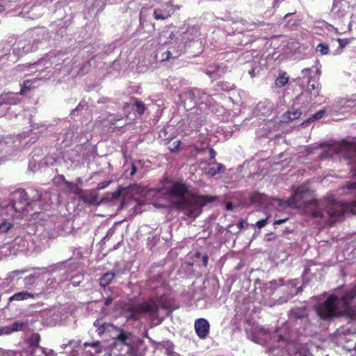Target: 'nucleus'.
Listing matches in <instances>:
<instances>
[{"label":"nucleus","instance_id":"f257e3e1","mask_svg":"<svg viewBox=\"0 0 356 356\" xmlns=\"http://www.w3.org/2000/svg\"><path fill=\"white\" fill-rule=\"evenodd\" d=\"M157 195L169 197H175L178 200L172 202L176 210L182 211L191 218H196L202 211V207L207 203L216 200V196L202 195L191 193L186 197L188 188L183 181H173L167 186L156 189Z\"/></svg>","mask_w":356,"mask_h":356},{"label":"nucleus","instance_id":"f03ea898","mask_svg":"<svg viewBox=\"0 0 356 356\" xmlns=\"http://www.w3.org/2000/svg\"><path fill=\"white\" fill-rule=\"evenodd\" d=\"M123 310L129 314L128 320L138 321L143 314H148L152 326L162 323L164 317L159 315V305L153 300H149L142 303H126Z\"/></svg>","mask_w":356,"mask_h":356},{"label":"nucleus","instance_id":"7ed1b4c3","mask_svg":"<svg viewBox=\"0 0 356 356\" xmlns=\"http://www.w3.org/2000/svg\"><path fill=\"white\" fill-rule=\"evenodd\" d=\"M339 296L330 294L326 300L316 306V312L319 318L324 321H329L343 316V311L338 307Z\"/></svg>","mask_w":356,"mask_h":356},{"label":"nucleus","instance_id":"20e7f679","mask_svg":"<svg viewBox=\"0 0 356 356\" xmlns=\"http://www.w3.org/2000/svg\"><path fill=\"white\" fill-rule=\"evenodd\" d=\"M326 212L330 218L329 226L343 218L346 213L356 215V200L352 202H334L327 207Z\"/></svg>","mask_w":356,"mask_h":356},{"label":"nucleus","instance_id":"39448f33","mask_svg":"<svg viewBox=\"0 0 356 356\" xmlns=\"http://www.w3.org/2000/svg\"><path fill=\"white\" fill-rule=\"evenodd\" d=\"M118 334L113 337L115 346L120 345L127 347L126 353L129 356H138L136 347L140 341V339L133 332L125 330L121 327H116Z\"/></svg>","mask_w":356,"mask_h":356},{"label":"nucleus","instance_id":"423d86ee","mask_svg":"<svg viewBox=\"0 0 356 356\" xmlns=\"http://www.w3.org/2000/svg\"><path fill=\"white\" fill-rule=\"evenodd\" d=\"M12 207L17 213H22L31 204L26 191L18 189L13 193Z\"/></svg>","mask_w":356,"mask_h":356},{"label":"nucleus","instance_id":"0eeeda50","mask_svg":"<svg viewBox=\"0 0 356 356\" xmlns=\"http://www.w3.org/2000/svg\"><path fill=\"white\" fill-rule=\"evenodd\" d=\"M179 9V6L174 5L170 2H165L154 10L153 17L156 20H165L170 17Z\"/></svg>","mask_w":356,"mask_h":356},{"label":"nucleus","instance_id":"6e6552de","mask_svg":"<svg viewBox=\"0 0 356 356\" xmlns=\"http://www.w3.org/2000/svg\"><path fill=\"white\" fill-rule=\"evenodd\" d=\"M340 147L341 149L350 151L345 159L348 161V163L351 166L352 175H356V145L346 140H343L341 143Z\"/></svg>","mask_w":356,"mask_h":356},{"label":"nucleus","instance_id":"1a4fd4ad","mask_svg":"<svg viewBox=\"0 0 356 356\" xmlns=\"http://www.w3.org/2000/svg\"><path fill=\"white\" fill-rule=\"evenodd\" d=\"M175 35L172 33L169 37L170 40L166 42L169 47L168 49L172 52L173 59L178 58L181 54L184 53V46L181 41L176 39L174 40Z\"/></svg>","mask_w":356,"mask_h":356},{"label":"nucleus","instance_id":"9d476101","mask_svg":"<svg viewBox=\"0 0 356 356\" xmlns=\"http://www.w3.org/2000/svg\"><path fill=\"white\" fill-rule=\"evenodd\" d=\"M194 327L196 334L202 339H206L209 333L210 325L209 321L204 318H200L195 320Z\"/></svg>","mask_w":356,"mask_h":356},{"label":"nucleus","instance_id":"9b49d317","mask_svg":"<svg viewBox=\"0 0 356 356\" xmlns=\"http://www.w3.org/2000/svg\"><path fill=\"white\" fill-rule=\"evenodd\" d=\"M338 302H341L343 308L351 306L352 301L356 298V287L346 290L341 296H338Z\"/></svg>","mask_w":356,"mask_h":356},{"label":"nucleus","instance_id":"f8f14e48","mask_svg":"<svg viewBox=\"0 0 356 356\" xmlns=\"http://www.w3.org/2000/svg\"><path fill=\"white\" fill-rule=\"evenodd\" d=\"M93 325L97 327L96 332L99 336H102L105 332L111 331V329L116 330L117 327L112 323L103 322L102 319L96 320Z\"/></svg>","mask_w":356,"mask_h":356},{"label":"nucleus","instance_id":"ddd939ff","mask_svg":"<svg viewBox=\"0 0 356 356\" xmlns=\"http://www.w3.org/2000/svg\"><path fill=\"white\" fill-rule=\"evenodd\" d=\"M40 293H33L26 291H22L15 293L13 296L9 298V302L12 301H22L29 298L35 299L39 297Z\"/></svg>","mask_w":356,"mask_h":356},{"label":"nucleus","instance_id":"4468645a","mask_svg":"<svg viewBox=\"0 0 356 356\" xmlns=\"http://www.w3.org/2000/svg\"><path fill=\"white\" fill-rule=\"evenodd\" d=\"M293 356H312L309 345L308 343L297 344L292 351Z\"/></svg>","mask_w":356,"mask_h":356},{"label":"nucleus","instance_id":"2eb2a0df","mask_svg":"<svg viewBox=\"0 0 356 356\" xmlns=\"http://www.w3.org/2000/svg\"><path fill=\"white\" fill-rule=\"evenodd\" d=\"M203 105L204 106L205 109H209L213 105V99L210 95H208L201 90V94L198 96L196 106H200L201 108H202V106Z\"/></svg>","mask_w":356,"mask_h":356},{"label":"nucleus","instance_id":"dca6fc26","mask_svg":"<svg viewBox=\"0 0 356 356\" xmlns=\"http://www.w3.org/2000/svg\"><path fill=\"white\" fill-rule=\"evenodd\" d=\"M302 115L300 109H295L293 111H288L281 116V122L287 123L289 122L298 119Z\"/></svg>","mask_w":356,"mask_h":356},{"label":"nucleus","instance_id":"f3484780","mask_svg":"<svg viewBox=\"0 0 356 356\" xmlns=\"http://www.w3.org/2000/svg\"><path fill=\"white\" fill-rule=\"evenodd\" d=\"M290 318H293L296 321H301L304 323L309 321V317L306 312L300 308H295L291 310Z\"/></svg>","mask_w":356,"mask_h":356},{"label":"nucleus","instance_id":"a211bd4d","mask_svg":"<svg viewBox=\"0 0 356 356\" xmlns=\"http://www.w3.org/2000/svg\"><path fill=\"white\" fill-rule=\"evenodd\" d=\"M115 277V273L111 271L107 272L99 278V286L102 289H105L106 287L109 285Z\"/></svg>","mask_w":356,"mask_h":356},{"label":"nucleus","instance_id":"6ab92c4d","mask_svg":"<svg viewBox=\"0 0 356 356\" xmlns=\"http://www.w3.org/2000/svg\"><path fill=\"white\" fill-rule=\"evenodd\" d=\"M201 94V90L198 88H193L191 90H188L185 95L186 99H188L191 103L193 104V106L197 105V100L198 98V96Z\"/></svg>","mask_w":356,"mask_h":356},{"label":"nucleus","instance_id":"aec40b11","mask_svg":"<svg viewBox=\"0 0 356 356\" xmlns=\"http://www.w3.org/2000/svg\"><path fill=\"white\" fill-rule=\"evenodd\" d=\"M147 284L149 287L155 289L158 286H163L165 284V282L162 280L160 275H157L149 279Z\"/></svg>","mask_w":356,"mask_h":356},{"label":"nucleus","instance_id":"412c9836","mask_svg":"<svg viewBox=\"0 0 356 356\" xmlns=\"http://www.w3.org/2000/svg\"><path fill=\"white\" fill-rule=\"evenodd\" d=\"M342 311L343 316H346L351 321L356 322V306L346 307Z\"/></svg>","mask_w":356,"mask_h":356},{"label":"nucleus","instance_id":"4be33fe9","mask_svg":"<svg viewBox=\"0 0 356 356\" xmlns=\"http://www.w3.org/2000/svg\"><path fill=\"white\" fill-rule=\"evenodd\" d=\"M289 78L286 76V72L280 74L275 81V86L277 88H282L289 82Z\"/></svg>","mask_w":356,"mask_h":356},{"label":"nucleus","instance_id":"5701e85b","mask_svg":"<svg viewBox=\"0 0 356 356\" xmlns=\"http://www.w3.org/2000/svg\"><path fill=\"white\" fill-rule=\"evenodd\" d=\"M26 195L29 199L30 202L38 201L41 198V194L35 188H30L26 191Z\"/></svg>","mask_w":356,"mask_h":356},{"label":"nucleus","instance_id":"b1692460","mask_svg":"<svg viewBox=\"0 0 356 356\" xmlns=\"http://www.w3.org/2000/svg\"><path fill=\"white\" fill-rule=\"evenodd\" d=\"M132 104L136 107V112L138 115H143L146 109L145 104L138 100L136 97H131Z\"/></svg>","mask_w":356,"mask_h":356},{"label":"nucleus","instance_id":"393cba45","mask_svg":"<svg viewBox=\"0 0 356 356\" xmlns=\"http://www.w3.org/2000/svg\"><path fill=\"white\" fill-rule=\"evenodd\" d=\"M311 81H312V77H309V80H308L309 90L310 91V92L312 94H313L314 96L316 97L319 95L321 84L318 82H316V83H311Z\"/></svg>","mask_w":356,"mask_h":356},{"label":"nucleus","instance_id":"a878e982","mask_svg":"<svg viewBox=\"0 0 356 356\" xmlns=\"http://www.w3.org/2000/svg\"><path fill=\"white\" fill-rule=\"evenodd\" d=\"M225 167L222 163H217V167H211L207 169V174L211 177L215 176L217 174L224 172Z\"/></svg>","mask_w":356,"mask_h":356},{"label":"nucleus","instance_id":"bb28decb","mask_svg":"<svg viewBox=\"0 0 356 356\" xmlns=\"http://www.w3.org/2000/svg\"><path fill=\"white\" fill-rule=\"evenodd\" d=\"M329 45L324 43H320L316 46V51L321 56H325L329 54Z\"/></svg>","mask_w":356,"mask_h":356},{"label":"nucleus","instance_id":"cd10ccee","mask_svg":"<svg viewBox=\"0 0 356 356\" xmlns=\"http://www.w3.org/2000/svg\"><path fill=\"white\" fill-rule=\"evenodd\" d=\"M264 195L258 192H254L250 196V202L252 203H262L264 201Z\"/></svg>","mask_w":356,"mask_h":356},{"label":"nucleus","instance_id":"c85d7f7f","mask_svg":"<svg viewBox=\"0 0 356 356\" xmlns=\"http://www.w3.org/2000/svg\"><path fill=\"white\" fill-rule=\"evenodd\" d=\"M334 150L332 147H329L326 150L323 151L320 155L318 156V158L321 160L325 159L327 158L332 157V155L334 154Z\"/></svg>","mask_w":356,"mask_h":356},{"label":"nucleus","instance_id":"c756f323","mask_svg":"<svg viewBox=\"0 0 356 356\" xmlns=\"http://www.w3.org/2000/svg\"><path fill=\"white\" fill-rule=\"evenodd\" d=\"M325 113V110H320L318 111H317L316 113H315L314 115H312L307 120V122H312V121H314V120H319L321 118H322L324 115Z\"/></svg>","mask_w":356,"mask_h":356},{"label":"nucleus","instance_id":"7c9ffc66","mask_svg":"<svg viewBox=\"0 0 356 356\" xmlns=\"http://www.w3.org/2000/svg\"><path fill=\"white\" fill-rule=\"evenodd\" d=\"M26 325V323L22 321H15L12 325L11 329L13 331L22 330Z\"/></svg>","mask_w":356,"mask_h":356},{"label":"nucleus","instance_id":"2f4dec72","mask_svg":"<svg viewBox=\"0 0 356 356\" xmlns=\"http://www.w3.org/2000/svg\"><path fill=\"white\" fill-rule=\"evenodd\" d=\"M352 38H338L337 40L339 43V47L342 50L352 41Z\"/></svg>","mask_w":356,"mask_h":356},{"label":"nucleus","instance_id":"473e14b6","mask_svg":"<svg viewBox=\"0 0 356 356\" xmlns=\"http://www.w3.org/2000/svg\"><path fill=\"white\" fill-rule=\"evenodd\" d=\"M12 225H13L11 223H10L7 221L2 222L0 224V232H2V233L7 232L10 229Z\"/></svg>","mask_w":356,"mask_h":356},{"label":"nucleus","instance_id":"72a5a7b5","mask_svg":"<svg viewBox=\"0 0 356 356\" xmlns=\"http://www.w3.org/2000/svg\"><path fill=\"white\" fill-rule=\"evenodd\" d=\"M31 83V81L26 80L24 82V84L22 86L21 90L19 91V95H24L25 94L28 90L31 89V86L29 83Z\"/></svg>","mask_w":356,"mask_h":356},{"label":"nucleus","instance_id":"f704fd0d","mask_svg":"<svg viewBox=\"0 0 356 356\" xmlns=\"http://www.w3.org/2000/svg\"><path fill=\"white\" fill-rule=\"evenodd\" d=\"M170 59H173V56L172 54V52H170L168 49L163 52L161 54V61L165 62L168 61Z\"/></svg>","mask_w":356,"mask_h":356},{"label":"nucleus","instance_id":"c9c22d12","mask_svg":"<svg viewBox=\"0 0 356 356\" xmlns=\"http://www.w3.org/2000/svg\"><path fill=\"white\" fill-rule=\"evenodd\" d=\"M268 221V217H266V218L261 219L256 222L255 226L257 227L259 229H261L267 225Z\"/></svg>","mask_w":356,"mask_h":356},{"label":"nucleus","instance_id":"e433bc0d","mask_svg":"<svg viewBox=\"0 0 356 356\" xmlns=\"http://www.w3.org/2000/svg\"><path fill=\"white\" fill-rule=\"evenodd\" d=\"M303 192V190L302 188H298L294 193L292 195V197L293 198V200H298L300 197H301V195Z\"/></svg>","mask_w":356,"mask_h":356},{"label":"nucleus","instance_id":"4c0bfd02","mask_svg":"<svg viewBox=\"0 0 356 356\" xmlns=\"http://www.w3.org/2000/svg\"><path fill=\"white\" fill-rule=\"evenodd\" d=\"M159 305L162 309H170V307L167 300H163L161 298L159 300Z\"/></svg>","mask_w":356,"mask_h":356},{"label":"nucleus","instance_id":"58836bf2","mask_svg":"<svg viewBox=\"0 0 356 356\" xmlns=\"http://www.w3.org/2000/svg\"><path fill=\"white\" fill-rule=\"evenodd\" d=\"M209 159H210V160L213 161L212 163H217L216 160L215 159L216 156V152L214 150V149L212 147L209 148Z\"/></svg>","mask_w":356,"mask_h":356},{"label":"nucleus","instance_id":"ea45409f","mask_svg":"<svg viewBox=\"0 0 356 356\" xmlns=\"http://www.w3.org/2000/svg\"><path fill=\"white\" fill-rule=\"evenodd\" d=\"M65 185L66 186V188L67 189L71 192L72 190H73L74 188H76L77 189V185L72 183V182H70V181H65Z\"/></svg>","mask_w":356,"mask_h":356},{"label":"nucleus","instance_id":"a19ab883","mask_svg":"<svg viewBox=\"0 0 356 356\" xmlns=\"http://www.w3.org/2000/svg\"><path fill=\"white\" fill-rule=\"evenodd\" d=\"M124 190V188H119L117 191H115V192H113L112 193V198L113 199H118V197H120L122 194V191Z\"/></svg>","mask_w":356,"mask_h":356},{"label":"nucleus","instance_id":"79ce46f5","mask_svg":"<svg viewBox=\"0 0 356 356\" xmlns=\"http://www.w3.org/2000/svg\"><path fill=\"white\" fill-rule=\"evenodd\" d=\"M174 147H170V151L172 152H177L179 150V145H180V141L177 140L173 143Z\"/></svg>","mask_w":356,"mask_h":356},{"label":"nucleus","instance_id":"37998d69","mask_svg":"<svg viewBox=\"0 0 356 356\" xmlns=\"http://www.w3.org/2000/svg\"><path fill=\"white\" fill-rule=\"evenodd\" d=\"M312 216L314 218H323V214L321 211L316 210V211H313L312 212Z\"/></svg>","mask_w":356,"mask_h":356},{"label":"nucleus","instance_id":"c03bdc74","mask_svg":"<svg viewBox=\"0 0 356 356\" xmlns=\"http://www.w3.org/2000/svg\"><path fill=\"white\" fill-rule=\"evenodd\" d=\"M31 341L33 344H36L40 341V335L38 334H33L31 336Z\"/></svg>","mask_w":356,"mask_h":356},{"label":"nucleus","instance_id":"a18cd8bd","mask_svg":"<svg viewBox=\"0 0 356 356\" xmlns=\"http://www.w3.org/2000/svg\"><path fill=\"white\" fill-rule=\"evenodd\" d=\"M113 301V298L112 296H108L104 300V305L105 307L109 306Z\"/></svg>","mask_w":356,"mask_h":356},{"label":"nucleus","instance_id":"49530a36","mask_svg":"<svg viewBox=\"0 0 356 356\" xmlns=\"http://www.w3.org/2000/svg\"><path fill=\"white\" fill-rule=\"evenodd\" d=\"M110 184V181H108V182H102L99 184L98 186V188L99 189H103L106 187H107Z\"/></svg>","mask_w":356,"mask_h":356},{"label":"nucleus","instance_id":"de8ad7c7","mask_svg":"<svg viewBox=\"0 0 356 356\" xmlns=\"http://www.w3.org/2000/svg\"><path fill=\"white\" fill-rule=\"evenodd\" d=\"M136 170H137L136 166L134 164H132L131 168L130 175L131 177H133L135 175V173L136 172Z\"/></svg>","mask_w":356,"mask_h":356},{"label":"nucleus","instance_id":"09e8293b","mask_svg":"<svg viewBox=\"0 0 356 356\" xmlns=\"http://www.w3.org/2000/svg\"><path fill=\"white\" fill-rule=\"evenodd\" d=\"M83 200L85 202H88L90 204H93L95 201V196H92V197H90V200H87V198H83Z\"/></svg>","mask_w":356,"mask_h":356},{"label":"nucleus","instance_id":"8fccbe9b","mask_svg":"<svg viewBox=\"0 0 356 356\" xmlns=\"http://www.w3.org/2000/svg\"><path fill=\"white\" fill-rule=\"evenodd\" d=\"M81 191V189L77 185V189L76 188H74L73 190L71 191V193H74L75 195H79V194H80Z\"/></svg>","mask_w":356,"mask_h":356},{"label":"nucleus","instance_id":"3c124183","mask_svg":"<svg viewBox=\"0 0 356 356\" xmlns=\"http://www.w3.org/2000/svg\"><path fill=\"white\" fill-rule=\"evenodd\" d=\"M245 223V222L243 220H241L238 223H237V227L240 229H241L242 228H243L244 227V224Z\"/></svg>","mask_w":356,"mask_h":356},{"label":"nucleus","instance_id":"603ef678","mask_svg":"<svg viewBox=\"0 0 356 356\" xmlns=\"http://www.w3.org/2000/svg\"><path fill=\"white\" fill-rule=\"evenodd\" d=\"M208 261H209V258H208V256L207 254H205L204 257H203V259H202V262H203V265L204 266H207V264H208Z\"/></svg>","mask_w":356,"mask_h":356},{"label":"nucleus","instance_id":"864d4df0","mask_svg":"<svg viewBox=\"0 0 356 356\" xmlns=\"http://www.w3.org/2000/svg\"><path fill=\"white\" fill-rule=\"evenodd\" d=\"M99 345V341H95V342H92L90 343H85V346H90L92 347H96V346H98Z\"/></svg>","mask_w":356,"mask_h":356},{"label":"nucleus","instance_id":"5fc2aeb1","mask_svg":"<svg viewBox=\"0 0 356 356\" xmlns=\"http://www.w3.org/2000/svg\"><path fill=\"white\" fill-rule=\"evenodd\" d=\"M286 219H280V220H276L275 222H274V225H280V224H282L283 222H286Z\"/></svg>","mask_w":356,"mask_h":356},{"label":"nucleus","instance_id":"6e6d98bb","mask_svg":"<svg viewBox=\"0 0 356 356\" xmlns=\"http://www.w3.org/2000/svg\"><path fill=\"white\" fill-rule=\"evenodd\" d=\"M348 188L350 190L356 188V181L349 184L348 185Z\"/></svg>","mask_w":356,"mask_h":356},{"label":"nucleus","instance_id":"4d7b16f0","mask_svg":"<svg viewBox=\"0 0 356 356\" xmlns=\"http://www.w3.org/2000/svg\"><path fill=\"white\" fill-rule=\"evenodd\" d=\"M233 208V205H232V203L229 202L226 204V209L229 211V210H232Z\"/></svg>","mask_w":356,"mask_h":356},{"label":"nucleus","instance_id":"13d9d810","mask_svg":"<svg viewBox=\"0 0 356 356\" xmlns=\"http://www.w3.org/2000/svg\"><path fill=\"white\" fill-rule=\"evenodd\" d=\"M311 71V68H305L302 70V73H310Z\"/></svg>","mask_w":356,"mask_h":356},{"label":"nucleus","instance_id":"bf43d9fd","mask_svg":"<svg viewBox=\"0 0 356 356\" xmlns=\"http://www.w3.org/2000/svg\"><path fill=\"white\" fill-rule=\"evenodd\" d=\"M5 10V6L3 5H0V13H2Z\"/></svg>","mask_w":356,"mask_h":356},{"label":"nucleus","instance_id":"052dcab7","mask_svg":"<svg viewBox=\"0 0 356 356\" xmlns=\"http://www.w3.org/2000/svg\"><path fill=\"white\" fill-rule=\"evenodd\" d=\"M291 15H292V13H287V14H286V15H285V16H284V18L288 17H289V16H290Z\"/></svg>","mask_w":356,"mask_h":356},{"label":"nucleus","instance_id":"680f3d73","mask_svg":"<svg viewBox=\"0 0 356 356\" xmlns=\"http://www.w3.org/2000/svg\"><path fill=\"white\" fill-rule=\"evenodd\" d=\"M349 332L350 333H356V328H354L353 332L350 331Z\"/></svg>","mask_w":356,"mask_h":356},{"label":"nucleus","instance_id":"e2e57ef3","mask_svg":"<svg viewBox=\"0 0 356 356\" xmlns=\"http://www.w3.org/2000/svg\"><path fill=\"white\" fill-rule=\"evenodd\" d=\"M250 74H251L252 76H254V70L250 71Z\"/></svg>","mask_w":356,"mask_h":356},{"label":"nucleus","instance_id":"0e129e2a","mask_svg":"<svg viewBox=\"0 0 356 356\" xmlns=\"http://www.w3.org/2000/svg\"><path fill=\"white\" fill-rule=\"evenodd\" d=\"M137 186L136 185H134L133 186H130V188H134V187H136Z\"/></svg>","mask_w":356,"mask_h":356}]
</instances>
